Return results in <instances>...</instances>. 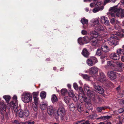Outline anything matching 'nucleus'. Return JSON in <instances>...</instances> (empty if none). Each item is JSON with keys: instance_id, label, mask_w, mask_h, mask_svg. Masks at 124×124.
<instances>
[{"instance_id": "f257e3e1", "label": "nucleus", "mask_w": 124, "mask_h": 124, "mask_svg": "<svg viewBox=\"0 0 124 124\" xmlns=\"http://www.w3.org/2000/svg\"><path fill=\"white\" fill-rule=\"evenodd\" d=\"M109 11L112 17H115L116 16L122 18L124 17V9L123 10L118 8L117 6L111 7L109 9Z\"/></svg>"}, {"instance_id": "f03ea898", "label": "nucleus", "mask_w": 124, "mask_h": 124, "mask_svg": "<svg viewBox=\"0 0 124 124\" xmlns=\"http://www.w3.org/2000/svg\"><path fill=\"white\" fill-rule=\"evenodd\" d=\"M90 34L91 36L89 39L92 40L91 45L93 46H97L100 42V40L97 38L98 36V33L95 31H92L90 32Z\"/></svg>"}, {"instance_id": "7ed1b4c3", "label": "nucleus", "mask_w": 124, "mask_h": 124, "mask_svg": "<svg viewBox=\"0 0 124 124\" xmlns=\"http://www.w3.org/2000/svg\"><path fill=\"white\" fill-rule=\"evenodd\" d=\"M13 101L10 103L9 105L11 109H13L15 112H17L18 111L17 97L16 96H14L13 97Z\"/></svg>"}, {"instance_id": "20e7f679", "label": "nucleus", "mask_w": 124, "mask_h": 124, "mask_svg": "<svg viewBox=\"0 0 124 124\" xmlns=\"http://www.w3.org/2000/svg\"><path fill=\"white\" fill-rule=\"evenodd\" d=\"M116 34H113L112 35L111 37L108 38V43L110 45L115 46L118 44V43L116 41Z\"/></svg>"}, {"instance_id": "39448f33", "label": "nucleus", "mask_w": 124, "mask_h": 124, "mask_svg": "<svg viewBox=\"0 0 124 124\" xmlns=\"http://www.w3.org/2000/svg\"><path fill=\"white\" fill-rule=\"evenodd\" d=\"M57 116H55L54 115L55 118L57 119L58 118V116H59L62 118L65 115V109L62 106L59 107L58 110L57 111Z\"/></svg>"}, {"instance_id": "423d86ee", "label": "nucleus", "mask_w": 124, "mask_h": 124, "mask_svg": "<svg viewBox=\"0 0 124 124\" xmlns=\"http://www.w3.org/2000/svg\"><path fill=\"white\" fill-rule=\"evenodd\" d=\"M84 90L86 92L88 96L90 98H93L94 96V94L93 92L91 91V89L88 86L85 84L84 86Z\"/></svg>"}, {"instance_id": "0eeeda50", "label": "nucleus", "mask_w": 124, "mask_h": 124, "mask_svg": "<svg viewBox=\"0 0 124 124\" xmlns=\"http://www.w3.org/2000/svg\"><path fill=\"white\" fill-rule=\"evenodd\" d=\"M22 101L24 103L29 102L30 100V94L28 93L25 92L22 95Z\"/></svg>"}, {"instance_id": "6e6552de", "label": "nucleus", "mask_w": 124, "mask_h": 124, "mask_svg": "<svg viewBox=\"0 0 124 124\" xmlns=\"http://www.w3.org/2000/svg\"><path fill=\"white\" fill-rule=\"evenodd\" d=\"M97 62V59L95 57L88 59L86 61V62L88 65L90 66L94 65Z\"/></svg>"}, {"instance_id": "1a4fd4ad", "label": "nucleus", "mask_w": 124, "mask_h": 124, "mask_svg": "<svg viewBox=\"0 0 124 124\" xmlns=\"http://www.w3.org/2000/svg\"><path fill=\"white\" fill-rule=\"evenodd\" d=\"M107 75L110 79L114 80L116 79L117 77L116 73L113 71H109L107 73Z\"/></svg>"}, {"instance_id": "9d476101", "label": "nucleus", "mask_w": 124, "mask_h": 124, "mask_svg": "<svg viewBox=\"0 0 124 124\" xmlns=\"http://www.w3.org/2000/svg\"><path fill=\"white\" fill-rule=\"evenodd\" d=\"M99 69L95 66L91 67L88 70L89 73L90 75H95L98 72Z\"/></svg>"}, {"instance_id": "9b49d317", "label": "nucleus", "mask_w": 124, "mask_h": 124, "mask_svg": "<svg viewBox=\"0 0 124 124\" xmlns=\"http://www.w3.org/2000/svg\"><path fill=\"white\" fill-rule=\"evenodd\" d=\"M39 92H34L32 93L34 103H37L39 101Z\"/></svg>"}, {"instance_id": "f8f14e48", "label": "nucleus", "mask_w": 124, "mask_h": 124, "mask_svg": "<svg viewBox=\"0 0 124 124\" xmlns=\"http://www.w3.org/2000/svg\"><path fill=\"white\" fill-rule=\"evenodd\" d=\"M94 88L97 90L99 93L101 94H103L104 93V90L102 87L98 85H94Z\"/></svg>"}, {"instance_id": "ddd939ff", "label": "nucleus", "mask_w": 124, "mask_h": 124, "mask_svg": "<svg viewBox=\"0 0 124 124\" xmlns=\"http://www.w3.org/2000/svg\"><path fill=\"white\" fill-rule=\"evenodd\" d=\"M110 58L113 60H118L120 58L119 55L118 54H116L115 53H112L109 56Z\"/></svg>"}, {"instance_id": "4468645a", "label": "nucleus", "mask_w": 124, "mask_h": 124, "mask_svg": "<svg viewBox=\"0 0 124 124\" xmlns=\"http://www.w3.org/2000/svg\"><path fill=\"white\" fill-rule=\"evenodd\" d=\"M97 79L101 82L104 81L105 80V76L103 73L100 72L99 77Z\"/></svg>"}, {"instance_id": "2eb2a0df", "label": "nucleus", "mask_w": 124, "mask_h": 124, "mask_svg": "<svg viewBox=\"0 0 124 124\" xmlns=\"http://www.w3.org/2000/svg\"><path fill=\"white\" fill-rule=\"evenodd\" d=\"M102 50L105 52H107L109 50V48L108 46L105 43H103L101 45Z\"/></svg>"}, {"instance_id": "dca6fc26", "label": "nucleus", "mask_w": 124, "mask_h": 124, "mask_svg": "<svg viewBox=\"0 0 124 124\" xmlns=\"http://www.w3.org/2000/svg\"><path fill=\"white\" fill-rule=\"evenodd\" d=\"M82 54L85 57H88L89 55V53L86 48H84L82 52Z\"/></svg>"}, {"instance_id": "f3484780", "label": "nucleus", "mask_w": 124, "mask_h": 124, "mask_svg": "<svg viewBox=\"0 0 124 124\" xmlns=\"http://www.w3.org/2000/svg\"><path fill=\"white\" fill-rule=\"evenodd\" d=\"M54 109L52 106H50L48 107L47 108V112L48 114L52 115L53 113Z\"/></svg>"}, {"instance_id": "a211bd4d", "label": "nucleus", "mask_w": 124, "mask_h": 124, "mask_svg": "<svg viewBox=\"0 0 124 124\" xmlns=\"http://www.w3.org/2000/svg\"><path fill=\"white\" fill-rule=\"evenodd\" d=\"M47 107V104L46 103L44 102H42L40 106V108L42 110H44L46 109Z\"/></svg>"}, {"instance_id": "6ab92c4d", "label": "nucleus", "mask_w": 124, "mask_h": 124, "mask_svg": "<svg viewBox=\"0 0 124 124\" xmlns=\"http://www.w3.org/2000/svg\"><path fill=\"white\" fill-rule=\"evenodd\" d=\"M111 116H101L97 118V119H101L103 120L106 119H108L111 118Z\"/></svg>"}, {"instance_id": "aec40b11", "label": "nucleus", "mask_w": 124, "mask_h": 124, "mask_svg": "<svg viewBox=\"0 0 124 124\" xmlns=\"http://www.w3.org/2000/svg\"><path fill=\"white\" fill-rule=\"evenodd\" d=\"M118 68L120 69H123L124 68V65L123 63L119 62H116V63Z\"/></svg>"}, {"instance_id": "412c9836", "label": "nucleus", "mask_w": 124, "mask_h": 124, "mask_svg": "<svg viewBox=\"0 0 124 124\" xmlns=\"http://www.w3.org/2000/svg\"><path fill=\"white\" fill-rule=\"evenodd\" d=\"M96 30L99 31H103L104 29V27L100 24H97L95 27Z\"/></svg>"}, {"instance_id": "4be33fe9", "label": "nucleus", "mask_w": 124, "mask_h": 124, "mask_svg": "<svg viewBox=\"0 0 124 124\" xmlns=\"http://www.w3.org/2000/svg\"><path fill=\"white\" fill-rule=\"evenodd\" d=\"M104 8L103 6H101L100 8H96L93 9V12L94 13H96L99 10H101Z\"/></svg>"}, {"instance_id": "5701e85b", "label": "nucleus", "mask_w": 124, "mask_h": 124, "mask_svg": "<svg viewBox=\"0 0 124 124\" xmlns=\"http://www.w3.org/2000/svg\"><path fill=\"white\" fill-rule=\"evenodd\" d=\"M81 22L83 25L86 24L88 25V21L87 19H85V18H82L81 20Z\"/></svg>"}, {"instance_id": "b1692460", "label": "nucleus", "mask_w": 124, "mask_h": 124, "mask_svg": "<svg viewBox=\"0 0 124 124\" xmlns=\"http://www.w3.org/2000/svg\"><path fill=\"white\" fill-rule=\"evenodd\" d=\"M85 107L86 109L91 110L92 108V106L91 104L89 102H87L85 104Z\"/></svg>"}, {"instance_id": "393cba45", "label": "nucleus", "mask_w": 124, "mask_h": 124, "mask_svg": "<svg viewBox=\"0 0 124 124\" xmlns=\"http://www.w3.org/2000/svg\"><path fill=\"white\" fill-rule=\"evenodd\" d=\"M40 95L42 99H44L46 97V93L44 91H42L40 93Z\"/></svg>"}, {"instance_id": "a878e982", "label": "nucleus", "mask_w": 124, "mask_h": 124, "mask_svg": "<svg viewBox=\"0 0 124 124\" xmlns=\"http://www.w3.org/2000/svg\"><path fill=\"white\" fill-rule=\"evenodd\" d=\"M51 99L52 102L53 103L57 102L58 100L55 94L52 95Z\"/></svg>"}, {"instance_id": "bb28decb", "label": "nucleus", "mask_w": 124, "mask_h": 124, "mask_svg": "<svg viewBox=\"0 0 124 124\" xmlns=\"http://www.w3.org/2000/svg\"><path fill=\"white\" fill-rule=\"evenodd\" d=\"M77 109L78 110L79 112H81L83 109V108L81 106V104L77 103Z\"/></svg>"}, {"instance_id": "cd10ccee", "label": "nucleus", "mask_w": 124, "mask_h": 124, "mask_svg": "<svg viewBox=\"0 0 124 124\" xmlns=\"http://www.w3.org/2000/svg\"><path fill=\"white\" fill-rule=\"evenodd\" d=\"M120 22L118 21L117 20H116V24H115V27L116 29H119L120 28Z\"/></svg>"}, {"instance_id": "c85d7f7f", "label": "nucleus", "mask_w": 124, "mask_h": 124, "mask_svg": "<svg viewBox=\"0 0 124 124\" xmlns=\"http://www.w3.org/2000/svg\"><path fill=\"white\" fill-rule=\"evenodd\" d=\"M0 107L4 110H6V107L5 105L4 102L3 101H2L0 103Z\"/></svg>"}, {"instance_id": "c756f323", "label": "nucleus", "mask_w": 124, "mask_h": 124, "mask_svg": "<svg viewBox=\"0 0 124 124\" xmlns=\"http://www.w3.org/2000/svg\"><path fill=\"white\" fill-rule=\"evenodd\" d=\"M17 114L20 117H22L23 116V111L22 110H19L18 111Z\"/></svg>"}, {"instance_id": "7c9ffc66", "label": "nucleus", "mask_w": 124, "mask_h": 124, "mask_svg": "<svg viewBox=\"0 0 124 124\" xmlns=\"http://www.w3.org/2000/svg\"><path fill=\"white\" fill-rule=\"evenodd\" d=\"M6 100L7 103H8L9 102V101L10 99V97L8 95H4L3 97Z\"/></svg>"}, {"instance_id": "2f4dec72", "label": "nucleus", "mask_w": 124, "mask_h": 124, "mask_svg": "<svg viewBox=\"0 0 124 124\" xmlns=\"http://www.w3.org/2000/svg\"><path fill=\"white\" fill-rule=\"evenodd\" d=\"M81 94H79V98L81 99L82 100H83V101L85 102H86L87 98L85 96H80Z\"/></svg>"}, {"instance_id": "473e14b6", "label": "nucleus", "mask_w": 124, "mask_h": 124, "mask_svg": "<svg viewBox=\"0 0 124 124\" xmlns=\"http://www.w3.org/2000/svg\"><path fill=\"white\" fill-rule=\"evenodd\" d=\"M67 90L65 88L62 89L61 91L62 94L63 95H65L67 93Z\"/></svg>"}, {"instance_id": "72a5a7b5", "label": "nucleus", "mask_w": 124, "mask_h": 124, "mask_svg": "<svg viewBox=\"0 0 124 124\" xmlns=\"http://www.w3.org/2000/svg\"><path fill=\"white\" fill-rule=\"evenodd\" d=\"M82 39L83 40L84 43H87L90 40L89 38L87 36H85L82 38Z\"/></svg>"}, {"instance_id": "f704fd0d", "label": "nucleus", "mask_w": 124, "mask_h": 124, "mask_svg": "<svg viewBox=\"0 0 124 124\" xmlns=\"http://www.w3.org/2000/svg\"><path fill=\"white\" fill-rule=\"evenodd\" d=\"M69 108L71 111H73L75 110V108L74 104L73 103L70 104L69 105Z\"/></svg>"}, {"instance_id": "c9c22d12", "label": "nucleus", "mask_w": 124, "mask_h": 124, "mask_svg": "<svg viewBox=\"0 0 124 124\" xmlns=\"http://www.w3.org/2000/svg\"><path fill=\"white\" fill-rule=\"evenodd\" d=\"M106 108L105 107H98L97 108V110L98 112H100L102 110H104Z\"/></svg>"}, {"instance_id": "e433bc0d", "label": "nucleus", "mask_w": 124, "mask_h": 124, "mask_svg": "<svg viewBox=\"0 0 124 124\" xmlns=\"http://www.w3.org/2000/svg\"><path fill=\"white\" fill-rule=\"evenodd\" d=\"M98 21L97 19L96 20H92V26H94V25L97 24L98 23Z\"/></svg>"}, {"instance_id": "4c0bfd02", "label": "nucleus", "mask_w": 124, "mask_h": 124, "mask_svg": "<svg viewBox=\"0 0 124 124\" xmlns=\"http://www.w3.org/2000/svg\"><path fill=\"white\" fill-rule=\"evenodd\" d=\"M102 4L101 1L98 2L96 3H95V7L96 8H100L101 6V5Z\"/></svg>"}, {"instance_id": "58836bf2", "label": "nucleus", "mask_w": 124, "mask_h": 124, "mask_svg": "<svg viewBox=\"0 0 124 124\" xmlns=\"http://www.w3.org/2000/svg\"><path fill=\"white\" fill-rule=\"evenodd\" d=\"M38 104V102L37 103H35L33 104L32 107L33 109L35 111H37L38 109V108L37 105Z\"/></svg>"}, {"instance_id": "ea45409f", "label": "nucleus", "mask_w": 124, "mask_h": 124, "mask_svg": "<svg viewBox=\"0 0 124 124\" xmlns=\"http://www.w3.org/2000/svg\"><path fill=\"white\" fill-rule=\"evenodd\" d=\"M107 19V18L105 16H102L101 18V20L102 23L104 22Z\"/></svg>"}, {"instance_id": "a19ab883", "label": "nucleus", "mask_w": 124, "mask_h": 124, "mask_svg": "<svg viewBox=\"0 0 124 124\" xmlns=\"http://www.w3.org/2000/svg\"><path fill=\"white\" fill-rule=\"evenodd\" d=\"M81 76L83 78L85 79H86L87 80H89V79L90 77L87 75L82 74V75Z\"/></svg>"}, {"instance_id": "79ce46f5", "label": "nucleus", "mask_w": 124, "mask_h": 124, "mask_svg": "<svg viewBox=\"0 0 124 124\" xmlns=\"http://www.w3.org/2000/svg\"><path fill=\"white\" fill-rule=\"evenodd\" d=\"M78 43L80 45L83 44L84 43L83 40L82 39V38H78Z\"/></svg>"}, {"instance_id": "37998d69", "label": "nucleus", "mask_w": 124, "mask_h": 124, "mask_svg": "<svg viewBox=\"0 0 124 124\" xmlns=\"http://www.w3.org/2000/svg\"><path fill=\"white\" fill-rule=\"evenodd\" d=\"M24 114L25 116L26 117L28 116L29 115V113L27 109H25L24 112Z\"/></svg>"}, {"instance_id": "c03bdc74", "label": "nucleus", "mask_w": 124, "mask_h": 124, "mask_svg": "<svg viewBox=\"0 0 124 124\" xmlns=\"http://www.w3.org/2000/svg\"><path fill=\"white\" fill-rule=\"evenodd\" d=\"M69 94L70 96L71 97H73L74 96L73 92L72 91H70L69 92Z\"/></svg>"}, {"instance_id": "a18cd8bd", "label": "nucleus", "mask_w": 124, "mask_h": 124, "mask_svg": "<svg viewBox=\"0 0 124 124\" xmlns=\"http://www.w3.org/2000/svg\"><path fill=\"white\" fill-rule=\"evenodd\" d=\"M117 53L118 54H121L123 53V51L122 49L121 48H119L117 49L116 51Z\"/></svg>"}, {"instance_id": "49530a36", "label": "nucleus", "mask_w": 124, "mask_h": 124, "mask_svg": "<svg viewBox=\"0 0 124 124\" xmlns=\"http://www.w3.org/2000/svg\"><path fill=\"white\" fill-rule=\"evenodd\" d=\"M107 63L108 66H111L113 65V62L112 61H109L107 62Z\"/></svg>"}, {"instance_id": "de8ad7c7", "label": "nucleus", "mask_w": 124, "mask_h": 124, "mask_svg": "<svg viewBox=\"0 0 124 124\" xmlns=\"http://www.w3.org/2000/svg\"><path fill=\"white\" fill-rule=\"evenodd\" d=\"M73 86L74 89L76 90H77L78 89V86L76 83H74L73 84Z\"/></svg>"}, {"instance_id": "09e8293b", "label": "nucleus", "mask_w": 124, "mask_h": 124, "mask_svg": "<svg viewBox=\"0 0 124 124\" xmlns=\"http://www.w3.org/2000/svg\"><path fill=\"white\" fill-rule=\"evenodd\" d=\"M97 115L95 114H94L90 115L89 116V117L90 118L92 119L95 118L97 116Z\"/></svg>"}, {"instance_id": "8fccbe9b", "label": "nucleus", "mask_w": 124, "mask_h": 124, "mask_svg": "<svg viewBox=\"0 0 124 124\" xmlns=\"http://www.w3.org/2000/svg\"><path fill=\"white\" fill-rule=\"evenodd\" d=\"M96 54L97 55H101V50L100 49H97V51L96 52Z\"/></svg>"}, {"instance_id": "3c124183", "label": "nucleus", "mask_w": 124, "mask_h": 124, "mask_svg": "<svg viewBox=\"0 0 124 124\" xmlns=\"http://www.w3.org/2000/svg\"><path fill=\"white\" fill-rule=\"evenodd\" d=\"M114 18H112L110 20V22L112 24H114L115 23H116V22Z\"/></svg>"}, {"instance_id": "603ef678", "label": "nucleus", "mask_w": 124, "mask_h": 124, "mask_svg": "<svg viewBox=\"0 0 124 124\" xmlns=\"http://www.w3.org/2000/svg\"><path fill=\"white\" fill-rule=\"evenodd\" d=\"M82 34L83 35H86L87 34V32L85 30H83L81 31Z\"/></svg>"}, {"instance_id": "864d4df0", "label": "nucleus", "mask_w": 124, "mask_h": 124, "mask_svg": "<svg viewBox=\"0 0 124 124\" xmlns=\"http://www.w3.org/2000/svg\"><path fill=\"white\" fill-rule=\"evenodd\" d=\"M104 24L107 25H108L109 24V22L108 20L107 19L105 22L103 23Z\"/></svg>"}, {"instance_id": "5fc2aeb1", "label": "nucleus", "mask_w": 124, "mask_h": 124, "mask_svg": "<svg viewBox=\"0 0 124 124\" xmlns=\"http://www.w3.org/2000/svg\"><path fill=\"white\" fill-rule=\"evenodd\" d=\"M42 115V119L43 120H45L46 118V115L43 113Z\"/></svg>"}, {"instance_id": "6e6d98bb", "label": "nucleus", "mask_w": 124, "mask_h": 124, "mask_svg": "<svg viewBox=\"0 0 124 124\" xmlns=\"http://www.w3.org/2000/svg\"><path fill=\"white\" fill-rule=\"evenodd\" d=\"M90 7L93 8L94 7H95V3H91L90 5Z\"/></svg>"}, {"instance_id": "4d7b16f0", "label": "nucleus", "mask_w": 124, "mask_h": 124, "mask_svg": "<svg viewBox=\"0 0 124 124\" xmlns=\"http://www.w3.org/2000/svg\"><path fill=\"white\" fill-rule=\"evenodd\" d=\"M110 1V0H105L104 1V5H105L107 3Z\"/></svg>"}, {"instance_id": "13d9d810", "label": "nucleus", "mask_w": 124, "mask_h": 124, "mask_svg": "<svg viewBox=\"0 0 124 124\" xmlns=\"http://www.w3.org/2000/svg\"><path fill=\"white\" fill-rule=\"evenodd\" d=\"M120 3L124 7V0H121V1Z\"/></svg>"}, {"instance_id": "bf43d9fd", "label": "nucleus", "mask_w": 124, "mask_h": 124, "mask_svg": "<svg viewBox=\"0 0 124 124\" xmlns=\"http://www.w3.org/2000/svg\"><path fill=\"white\" fill-rule=\"evenodd\" d=\"M81 124H89V122L88 121H85V122L81 123Z\"/></svg>"}, {"instance_id": "052dcab7", "label": "nucleus", "mask_w": 124, "mask_h": 124, "mask_svg": "<svg viewBox=\"0 0 124 124\" xmlns=\"http://www.w3.org/2000/svg\"><path fill=\"white\" fill-rule=\"evenodd\" d=\"M64 100L66 102L68 101V97H66L64 98Z\"/></svg>"}, {"instance_id": "680f3d73", "label": "nucleus", "mask_w": 124, "mask_h": 124, "mask_svg": "<svg viewBox=\"0 0 124 124\" xmlns=\"http://www.w3.org/2000/svg\"><path fill=\"white\" fill-rule=\"evenodd\" d=\"M79 90L81 92H82L83 91V88L81 87H80L79 88Z\"/></svg>"}, {"instance_id": "e2e57ef3", "label": "nucleus", "mask_w": 124, "mask_h": 124, "mask_svg": "<svg viewBox=\"0 0 124 124\" xmlns=\"http://www.w3.org/2000/svg\"><path fill=\"white\" fill-rule=\"evenodd\" d=\"M73 100L75 101H77L78 100V98H76V97L75 96L73 97Z\"/></svg>"}, {"instance_id": "0e129e2a", "label": "nucleus", "mask_w": 124, "mask_h": 124, "mask_svg": "<svg viewBox=\"0 0 124 124\" xmlns=\"http://www.w3.org/2000/svg\"><path fill=\"white\" fill-rule=\"evenodd\" d=\"M121 60L122 62H124V56H123L121 57Z\"/></svg>"}, {"instance_id": "69168bd1", "label": "nucleus", "mask_w": 124, "mask_h": 124, "mask_svg": "<svg viewBox=\"0 0 124 124\" xmlns=\"http://www.w3.org/2000/svg\"><path fill=\"white\" fill-rule=\"evenodd\" d=\"M118 111H119V112H120V113L122 112L123 111V108L119 109L118 110Z\"/></svg>"}, {"instance_id": "338daca9", "label": "nucleus", "mask_w": 124, "mask_h": 124, "mask_svg": "<svg viewBox=\"0 0 124 124\" xmlns=\"http://www.w3.org/2000/svg\"><path fill=\"white\" fill-rule=\"evenodd\" d=\"M13 123H15L16 124H18V122L16 120H15L14 121Z\"/></svg>"}, {"instance_id": "774afa93", "label": "nucleus", "mask_w": 124, "mask_h": 124, "mask_svg": "<svg viewBox=\"0 0 124 124\" xmlns=\"http://www.w3.org/2000/svg\"><path fill=\"white\" fill-rule=\"evenodd\" d=\"M85 120H81L79 121H78V123H80L81 122H82L83 121H84Z\"/></svg>"}]
</instances>
